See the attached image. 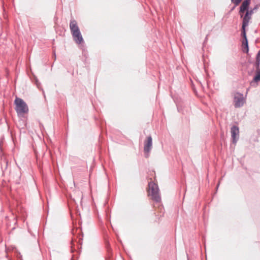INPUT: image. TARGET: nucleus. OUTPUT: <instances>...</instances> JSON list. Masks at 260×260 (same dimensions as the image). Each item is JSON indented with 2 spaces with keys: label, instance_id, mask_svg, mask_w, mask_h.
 Listing matches in <instances>:
<instances>
[{
  "label": "nucleus",
  "instance_id": "nucleus-15",
  "mask_svg": "<svg viewBox=\"0 0 260 260\" xmlns=\"http://www.w3.org/2000/svg\"><path fill=\"white\" fill-rule=\"evenodd\" d=\"M241 1L242 0H232V2L236 5H238Z\"/></svg>",
  "mask_w": 260,
  "mask_h": 260
},
{
  "label": "nucleus",
  "instance_id": "nucleus-2",
  "mask_svg": "<svg viewBox=\"0 0 260 260\" xmlns=\"http://www.w3.org/2000/svg\"><path fill=\"white\" fill-rule=\"evenodd\" d=\"M149 195L155 202H159L160 201V197L159 193V189L157 185L154 182L151 181L149 183Z\"/></svg>",
  "mask_w": 260,
  "mask_h": 260
},
{
  "label": "nucleus",
  "instance_id": "nucleus-7",
  "mask_svg": "<svg viewBox=\"0 0 260 260\" xmlns=\"http://www.w3.org/2000/svg\"><path fill=\"white\" fill-rule=\"evenodd\" d=\"M72 35L74 40L76 43L81 44L83 42V39L80 30Z\"/></svg>",
  "mask_w": 260,
  "mask_h": 260
},
{
  "label": "nucleus",
  "instance_id": "nucleus-16",
  "mask_svg": "<svg viewBox=\"0 0 260 260\" xmlns=\"http://www.w3.org/2000/svg\"><path fill=\"white\" fill-rule=\"evenodd\" d=\"M246 13H248L249 15V16H251L252 14L253 13V10H247L246 11Z\"/></svg>",
  "mask_w": 260,
  "mask_h": 260
},
{
  "label": "nucleus",
  "instance_id": "nucleus-1",
  "mask_svg": "<svg viewBox=\"0 0 260 260\" xmlns=\"http://www.w3.org/2000/svg\"><path fill=\"white\" fill-rule=\"evenodd\" d=\"M14 104L15 105V109L18 115L23 116L24 114L28 112V107L22 99L16 98L15 100Z\"/></svg>",
  "mask_w": 260,
  "mask_h": 260
},
{
  "label": "nucleus",
  "instance_id": "nucleus-13",
  "mask_svg": "<svg viewBox=\"0 0 260 260\" xmlns=\"http://www.w3.org/2000/svg\"><path fill=\"white\" fill-rule=\"evenodd\" d=\"M260 64V51L258 52L256 57V66L258 68Z\"/></svg>",
  "mask_w": 260,
  "mask_h": 260
},
{
  "label": "nucleus",
  "instance_id": "nucleus-12",
  "mask_svg": "<svg viewBox=\"0 0 260 260\" xmlns=\"http://www.w3.org/2000/svg\"><path fill=\"white\" fill-rule=\"evenodd\" d=\"M242 43L244 48V50L245 49L246 51L247 52L248 50L247 39L243 40Z\"/></svg>",
  "mask_w": 260,
  "mask_h": 260
},
{
  "label": "nucleus",
  "instance_id": "nucleus-9",
  "mask_svg": "<svg viewBox=\"0 0 260 260\" xmlns=\"http://www.w3.org/2000/svg\"><path fill=\"white\" fill-rule=\"evenodd\" d=\"M251 19V16L246 12L245 16L243 17L242 25L244 26H248L249 21Z\"/></svg>",
  "mask_w": 260,
  "mask_h": 260
},
{
  "label": "nucleus",
  "instance_id": "nucleus-14",
  "mask_svg": "<svg viewBox=\"0 0 260 260\" xmlns=\"http://www.w3.org/2000/svg\"><path fill=\"white\" fill-rule=\"evenodd\" d=\"M254 80L255 82H257L260 80V72L259 71H257L256 72V75H255V76L254 78Z\"/></svg>",
  "mask_w": 260,
  "mask_h": 260
},
{
  "label": "nucleus",
  "instance_id": "nucleus-3",
  "mask_svg": "<svg viewBox=\"0 0 260 260\" xmlns=\"http://www.w3.org/2000/svg\"><path fill=\"white\" fill-rule=\"evenodd\" d=\"M234 105L236 107H240L243 105L245 100L242 94L236 93L234 96Z\"/></svg>",
  "mask_w": 260,
  "mask_h": 260
},
{
  "label": "nucleus",
  "instance_id": "nucleus-8",
  "mask_svg": "<svg viewBox=\"0 0 260 260\" xmlns=\"http://www.w3.org/2000/svg\"><path fill=\"white\" fill-rule=\"evenodd\" d=\"M70 28L71 29L72 34L75 32H77V31L80 30L77 25V22L74 20L71 21L70 23Z\"/></svg>",
  "mask_w": 260,
  "mask_h": 260
},
{
  "label": "nucleus",
  "instance_id": "nucleus-4",
  "mask_svg": "<svg viewBox=\"0 0 260 260\" xmlns=\"http://www.w3.org/2000/svg\"><path fill=\"white\" fill-rule=\"evenodd\" d=\"M152 146V140L150 136L147 137V140L145 142L144 151L147 153L146 156H148V153L151 149Z\"/></svg>",
  "mask_w": 260,
  "mask_h": 260
},
{
  "label": "nucleus",
  "instance_id": "nucleus-6",
  "mask_svg": "<svg viewBox=\"0 0 260 260\" xmlns=\"http://www.w3.org/2000/svg\"><path fill=\"white\" fill-rule=\"evenodd\" d=\"M250 4V0H245L244 1L241 6L240 7L239 13L241 15V17H243V13L246 11L248 10L249 5Z\"/></svg>",
  "mask_w": 260,
  "mask_h": 260
},
{
  "label": "nucleus",
  "instance_id": "nucleus-10",
  "mask_svg": "<svg viewBox=\"0 0 260 260\" xmlns=\"http://www.w3.org/2000/svg\"><path fill=\"white\" fill-rule=\"evenodd\" d=\"M246 26H244V25H242V36L243 38V40L247 39V37H246V30H245V28Z\"/></svg>",
  "mask_w": 260,
  "mask_h": 260
},
{
  "label": "nucleus",
  "instance_id": "nucleus-11",
  "mask_svg": "<svg viewBox=\"0 0 260 260\" xmlns=\"http://www.w3.org/2000/svg\"><path fill=\"white\" fill-rule=\"evenodd\" d=\"M246 26H244V25H242V36L243 38V40L247 39V37H246V30H245V28Z\"/></svg>",
  "mask_w": 260,
  "mask_h": 260
},
{
  "label": "nucleus",
  "instance_id": "nucleus-5",
  "mask_svg": "<svg viewBox=\"0 0 260 260\" xmlns=\"http://www.w3.org/2000/svg\"><path fill=\"white\" fill-rule=\"evenodd\" d=\"M239 128L237 126H234L231 128L232 137L233 139V143H235L237 142V140L239 138Z\"/></svg>",
  "mask_w": 260,
  "mask_h": 260
}]
</instances>
